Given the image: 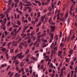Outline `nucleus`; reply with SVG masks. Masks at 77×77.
<instances>
[{
  "label": "nucleus",
  "instance_id": "1",
  "mask_svg": "<svg viewBox=\"0 0 77 77\" xmlns=\"http://www.w3.org/2000/svg\"><path fill=\"white\" fill-rule=\"evenodd\" d=\"M22 54H23V53H21L17 55V57H18V58H20V59H21L23 58V57H24V55H22Z\"/></svg>",
  "mask_w": 77,
  "mask_h": 77
},
{
  "label": "nucleus",
  "instance_id": "2",
  "mask_svg": "<svg viewBox=\"0 0 77 77\" xmlns=\"http://www.w3.org/2000/svg\"><path fill=\"white\" fill-rule=\"evenodd\" d=\"M11 36L13 37L14 36V38H15V36L17 35V33H15L13 32H11Z\"/></svg>",
  "mask_w": 77,
  "mask_h": 77
},
{
  "label": "nucleus",
  "instance_id": "3",
  "mask_svg": "<svg viewBox=\"0 0 77 77\" xmlns=\"http://www.w3.org/2000/svg\"><path fill=\"white\" fill-rule=\"evenodd\" d=\"M53 34H52L51 35V39H50V41H49V43H51V42H52L53 41V38L54 37V35H53Z\"/></svg>",
  "mask_w": 77,
  "mask_h": 77
},
{
  "label": "nucleus",
  "instance_id": "4",
  "mask_svg": "<svg viewBox=\"0 0 77 77\" xmlns=\"http://www.w3.org/2000/svg\"><path fill=\"white\" fill-rule=\"evenodd\" d=\"M5 17V15H4L3 13L0 14V19L1 20L2 19H3V18H4Z\"/></svg>",
  "mask_w": 77,
  "mask_h": 77
},
{
  "label": "nucleus",
  "instance_id": "5",
  "mask_svg": "<svg viewBox=\"0 0 77 77\" xmlns=\"http://www.w3.org/2000/svg\"><path fill=\"white\" fill-rule=\"evenodd\" d=\"M17 42L13 41L12 43V45L13 46H15V47L17 46Z\"/></svg>",
  "mask_w": 77,
  "mask_h": 77
},
{
  "label": "nucleus",
  "instance_id": "6",
  "mask_svg": "<svg viewBox=\"0 0 77 77\" xmlns=\"http://www.w3.org/2000/svg\"><path fill=\"white\" fill-rule=\"evenodd\" d=\"M45 17H46V14H45L44 16H42L41 17V21L43 22H44V20L45 18Z\"/></svg>",
  "mask_w": 77,
  "mask_h": 77
},
{
  "label": "nucleus",
  "instance_id": "7",
  "mask_svg": "<svg viewBox=\"0 0 77 77\" xmlns=\"http://www.w3.org/2000/svg\"><path fill=\"white\" fill-rule=\"evenodd\" d=\"M51 31H52V32H54V30L56 29L55 27L54 26H51Z\"/></svg>",
  "mask_w": 77,
  "mask_h": 77
},
{
  "label": "nucleus",
  "instance_id": "8",
  "mask_svg": "<svg viewBox=\"0 0 77 77\" xmlns=\"http://www.w3.org/2000/svg\"><path fill=\"white\" fill-rule=\"evenodd\" d=\"M65 17H63L61 18L60 19V20L63 22V23H65Z\"/></svg>",
  "mask_w": 77,
  "mask_h": 77
},
{
  "label": "nucleus",
  "instance_id": "9",
  "mask_svg": "<svg viewBox=\"0 0 77 77\" xmlns=\"http://www.w3.org/2000/svg\"><path fill=\"white\" fill-rule=\"evenodd\" d=\"M62 52V51H59L58 53V57H60V56H61V55H61Z\"/></svg>",
  "mask_w": 77,
  "mask_h": 77
},
{
  "label": "nucleus",
  "instance_id": "10",
  "mask_svg": "<svg viewBox=\"0 0 77 77\" xmlns=\"http://www.w3.org/2000/svg\"><path fill=\"white\" fill-rule=\"evenodd\" d=\"M17 55H16L15 57H14V56H13L12 58V60H15L17 59Z\"/></svg>",
  "mask_w": 77,
  "mask_h": 77
},
{
  "label": "nucleus",
  "instance_id": "11",
  "mask_svg": "<svg viewBox=\"0 0 77 77\" xmlns=\"http://www.w3.org/2000/svg\"><path fill=\"white\" fill-rule=\"evenodd\" d=\"M14 76L15 77H20V74L18 75V73H17L15 74Z\"/></svg>",
  "mask_w": 77,
  "mask_h": 77
},
{
  "label": "nucleus",
  "instance_id": "12",
  "mask_svg": "<svg viewBox=\"0 0 77 77\" xmlns=\"http://www.w3.org/2000/svg\"><path fill=\"white\" fill-rule=\"evenodd\" d=\"M31 58L32 60H37V59H38V58L37 57H31Z\"/></svg>",
  "mask_w": 77,
  "mask_h": 77
},
{
  "label": "nucleus",
  "instance_id": "13",
  "mask_svg": "<svg viewBox=\"0 0 77 77\" xmlns=\"http://www.w3.org/2000/svg\"><path fill=\"white\" fill-rule=\"evenodd\" d=\"M54 43L53 42L50 46L51 48V49L54 48V46H55L54 45Z\"/></svg>",
  "mask_w": 77,
  "mask_h": 77
},
{
  "label": "nucleus",
  "instance_id": "14",
  "mask_svg": "<svg viewBox=\"0 0 77 77\" xmlns=\"http://www.w3.org/2000/svg\"><path fill=\"white\" fill-rule=\"evenodd\" d=\"M23 45H25V47H27V45H28V44H27L26 41H25L23 43Z\"/></svg>",
  "mask_w": 77,
  "mask_h": 77
},
{
  "label": "nucleus",
  "instance_id": "15",
  "mask_svg": "<svg viewBox=\"0 0 77 77\" xmlns=\"http://www.w3.org/2000/svg\"><path fill=\"white\" fill-rule=\"evenodd\" d=\"M37 18H38L39 17H40V16H41V12H38L37 13Z\"/></svg>",
  "mask_w": 77,
  "mask_h": 77
},
{
  "label": "nucleus",
  "instance_id": "16",
  "mask_svg": "<svg viewBox=\"0 0 77 77\" xmlns=\"http://www.w3.org/2000/svg\"><path fill=\"white\" fill-rule=\"evenodd\" d=\"M7 66V64H3L1 65V67L3 68V67H4V66Z\"/></svg>",
  "mask_w": 77,
  "mask_h": 77
},
{
  "label": "nucleus",
  "instance_id": "17",
  "mask_svg": "<svg viewBox=\"0 0 77 77\" xmlns=\"http://www.w3.org/2000/svg\"><path fill=\"white\" fill-rule=\"evenodd\" d=\"M28 9H29L28 10V11H29V12H31L32 11V8L30 7H29Z\"/></svg>",
  "mask_w": 77,
  "mask_h": 77
},
{
  "label": "nucleus",
  "instance_id": "18",
  "mask_svg": "<svg viewBox=\"0 0 77 77\" xmlns=\"http://www.w3.org/2000/svg\"><path fill=\"white\" fill-rule=\"evenodd\" d=\"M68 12H67L65 14V19H66L67 18H68Z\"/></svg>",
  "mask_w": 77,
  "mask_h": 77
},
{
  "label": "nucleus",
  "instance_id": "19",
  "mask_svg": "<svg viewBox=\"0 0 77 77\" xmlns=\"http://www.w3.org/2000/svg\"><path fill=\"white\" fill-rule=\"evenodd\" d=\"M29 69H30L29 72L31 74H32V66H30Z\"/></svg>",
  "mask_w": 77,
  "mask_h": 77
},
{
  "label": "nucleus",
  "instance_id": "20",
  "mask_svg": "<svg viewBox=\"0 0 77 77\" xmlns=\"http://www.w3.org/2000/svg\"><path fill=\"white\" fill-rule=\"evenodd\" d=\"M24 63L23 62H21L20 64V66H24Z\"/></svg>",
  "mask_w": 77,
  "mask_h": 77
},
{
  "label": "nucleus",
  "instance_id": "21",
  "mask_svg": "<svg viewBox=\"0 0 77 77\" xmlns=\"http://www.w3.org/2000/svg\"><path fill=\"white\" fill-rule=\"evenodd\" d=\"M42 24V22H40L38 24L36 25V27H39V26H41V24Z\"/></svg>",
  "mask_w": 77,
  "mask_h": 77
},
{
  "label": "nucleus",
  "instance_id": "22",
  "mask_svg": "<svg viewBox=\"0 0 77 77\" xmlns=\"http://www.w3.org/2000/svg\"><path fill=\"white\" fill-rule=\"evenodd\" d=\"M29 7H26L24 8H23L24 11L25 12H27V10H26V9H29Z\"/></svg>",
  "mask_w": 77,
  "mask_h": 77
},
{
  "label": "nucleus",
  "instance_id": "23",
  "mask_svg": "<svg viewBox=\"0 0 77 77\" xmlns=\"http://www.w3.org/2000/svg\"><path fill=\"white\" fill-rule=\"evenodd\" d=\"M2 29H3L4 30H6V26H1Z\"/></svg>",
  "mask_w": 77,
  "mask_h": 77
},
{
  "label": "nucleus",
  "instance_id": "24",
  "mask_svg": "<svg viewBox=\"0 0 77 77\" xmlns=\"http://www.w3.org/2000/svg\"><path fill=\"white\" fill-rule=\"evenodd\" d=\"M11 24L12 25H14L15 24V21L14 20H13L11 21Z\"/></svg>",
  "mask_w": 77,
  "mask_h": 77
},
{
  "label": "nucleus",
  "instance_id": "25",
  "mask_svg": "<svg viewBox=\"0 0 77 77\" xmlns=\"http://www.w3.org/2000/svg\"><path fill=\"white\" fill-rule=\"evenodd\" d=\"M17 23L18 25H19V26H20V25H21V22H20V21L19 20L17 21Z\"/></svg>",
  "mask_w": 77,
  "mask_h": 77
},
{
  "label": "nucleus",
  "instance_id": "26",
  "mask_svg": "<svg viewBox=\"0 0 77 77\" xmlns=\"http://www.w3.org/2000/svg\"><path fill=\"white\" fill-rule=\"evenodd\" d=\"M19 0H14V2H15V3H17V4H18L19 3Z\"/></svg>",
  "mask_w": 77,
  "mask_h": 77
},
{
  "label": "nucleus",
  "instance_id": "27",
  "mask_svg": "<svg viewBox=\"0 0 77 77\" xmlns=\"http://www.w3.org/2000/svg\"><path fill=\"white\" fill-rule=\"evenodd\" d=\"M12 3V0H10L8 1V5H10Z\"/></svg>",
  "mask_w": 77,
  "mask_h": 77
},
{
  "label": "nucleus",
  "instance_id": "28",
  "mask_svg": "<svg viewBox=\"0 0 77 77\" xmlns=\"http://www.w3.org/2000/svg\"><path fill=\"white\" fill-rule=\"evenodd\" d=\"M35 22L34 20H32V21L31 23L32 24H33V25H35Z\"/></svg>",
  "mask_w": 77,
  "mask_h": 77
},
{
  "label": "nucleus",
  "instance_id": "29",
  "mask_svg": "<svg viewBox=\"0 0 77 77\" xmlns=\"http://www.w3.org/2000/svg\"><path fill=\"white\" fill-rule=\"evenodd\" d=\"M27 43L28 44H30L31 42V39H29V40H28Z\"/></svg>",
  "mask_w": 77,
  "mask_h": 77
},
{
  "label": "nucleus",
  "instance_id": "30",
  "mask_svg": "<svg viewBox=\"0 0 77 77\" xmlns=\"http://www.w3.org/2000/svg\"><path fill=\"white\" fill-rule=\"evenodd\" d=\"M25 3H28L29 5H32V4L30 3L29 2L26 1L25 2Z\"/></svg>",
  "mask_w": 77,
  "mask_h": 77
},
{
  "label": "nucleus",
  "instance_id": "31",
  "mask_svg": "<svg viewBox=\"0 0 77 77\" xmlns=\"http://www.w3.org/2000/svg\"><path fill=\"white\" fill-rule=\"evenodd\" d=\"M41 35L38 36L37 38V40L40 39V38H41Z\"/></svg>",
  "mask_w": 77,
  "mask_h": 77
},
{
  "label": "nucleus",
  "instance_id": "32",
  "mask_svg": "<svg viewBox=\"0 0 77 77\" xmlns=\"http://www.w3.org/2000/svg\"><path fill=\"white\" fill-rule=\"evenodd\" d=\"M5 56L6 57V58L7 59H8L9 58V55L8 54H6Z\"/></svg>",
  "mask_w": 77,
  "mask_h": 77
},
{
  "label": "nucleus",
  "instance_id": "33",
  "mask_svg": "<svg viewBox=\"0 0 77 77\" xmlns=\"http://www.w3.org/2000/svg\"><path fill=\"white\" fill-rule=\"evenodd\" d=\"M50 67H51L52 68H53L54 66L53 65V63H51L49 66Z\"/></svg>",
  "mask_w": 77,
  "mask_h": 77
},
{
  "label": "nucleus",
  "instance_id": "34",
  "mask_svg": "<svg viewBox=\"0 0 77 77\" xmlns=\"http://www.w3.org/2000/svg\"><path fill=\"white\" fill-rule=\"evenodd\" d=\"M51 21H52V18L51 17H50V18L49 20V23H51Z\"/></svg>",
  "mask_w": 77,
  "mask_h": 77
},
{
  "label": "nucleus",
  "instance_id": "35",
  "mask_svg": "<svg viewBox=\"0 0 77 77\" xmlns=\"http://www.w3.org/2000/svg\"><path fill=\"white\" fill-rule=\"evenodd\" d=\"M11 44H12V42H10L8 44V47H10L9 46V45H11Z\"/></svg>",
  "mask_w": 77,
  "mask_h": 77
},
{
  "label": "nucleus",
  "instance_id": "36",
  "mask_svg": "<svg viewBox=\"0 0 77 77\" xmlns=\"http://www.w3.org/2000/svg\"><path fill=\"white\" fill-rule=\"evenodd\" d=\"M5 36H7V35H8V32H7V31H5Z\"/></svg>",
  "mask_w": 77,
  "mask_h": 77
},
{
  "label": "nucleus",
  "instance_id": "37",
  "mask_svg": "<svg viewBox=\"0 0 77 77\" xmlns=\"http://www.w3.org/2000/svg\"><path fill=\"white\" fill-rule=\"evenodd\" d=\"M5 50H6V49L5 48H4L1 50V51H5Z\"/></svg>",
  "mask_w": 77,
  "mask_h": 77
},
{
  "label": "nucleus",
  "instance_id": "38",
  "mask_svg": "<svg viewBox=\"0 0 77 77\" xmlns=\"http://www.w3.org/2000/svg\"><path fill=\"white\" fill-rule=\"evenodd\" d=\"M46 35V33H44L42 35H41V37H43V36H45Z\"/></svg>",
  "mask_w": 77,
  "mask_h": 77
},
{
  "label": "nucleus",
  "instance_id": "39",
  "mask_svg": "<svg viewBox=\"0 0 77 77\" xmlns=\"http://www.w3.org/2000/svg\"><path fill=\"white\" fill-rule=\"evenodd\" d=\"M56 45H57V41H55V46Z\"/></svg>",
  "mask_w": 77,
  "mask_h": 77
},
{
  "label": "nucleus",
  "instance_id": "40",
  "mask_svg": "<svg viewBox=\"0 0 77 77\" xmlns=\"http://www.w3.org/2000/svg\"><path fill=\"white\" fill-rule=\"evenodd\" d=\"M29 51H30V50L29 49H27V50L26 51V54H28Z\"/></svg>",
  "mask_w": 77,
  "mask_h": 77
},
{
  "label": "nucleus",
  "instance_id": "41",
  "mask_svg": "<svg viewBox=\"0 0 77 77\" xmlns=\"http://www.w3.org/2000/svg\"><path fill=\"white\" fill-rule=\"evenodd\" d=\"M74 38H75V36H74V35H73L72 36V37L71 38V39L70 40H71V41H72V40H73V39H74Z\"/></svg>",
  "mask_w": 77,
  "mask_h": 77
},
{
  "label": "nucleus",
  "instance_id": "42",
  "mask_svg": "<svg viewBox=\"0 0 77 77\" xmlns=\"http://www.w3.org/2000/svg\"><path fill=\"white\" fill-rule=\"evenodd\" d=\"M17 29L15 28L14 29V33H17Z\"/></svg>",
  "mask_w": 77,
  "mask_h": 77
},
{
  "label": "nucleus",
  "instance_id": "43",
  "mask_svg": "<svg viewBox=\"0 0 77 77\" xmlns=\"http://www.w3.org/2000/svg\"><path fill=\"white\" fill-rule=\"evenodd\" d=\"M35 33V32L33 31L32 32V33L31 34V36H32V35H34Z\"/></svg>",
  "mask_w": 77,
  "mask_h": 77
},
{
  "label": "nucleus",
  "instance_id": "44",
  "mask_svg": "<svg viewBox=\"0 0 77 77\" xmlns=\"http://www.w3.org/2000/svg\"><path fill=\"white\" fill-rule=\"evenodd\" d=\"M48 16H51V13L50 12H49L48 14Z\"/></svg>",
  "mask_w": 77,
  "mask_h": 77
},
{
  "label": "nucleus",
  "instance_id": "45",
  "mask_svg": "<svg viewBox=\"0 0 77 77\" xmlns=\"http://www.w3.org/2000/svg\"><path fill=\"white\" fill-rule=\"evenodd\" d=\"M37 44H38V43L37 42H35L34 43V46H35V45H36Z\"/></svg>",
  "mask_w": 77,
  "mask_h": 77
},
{
  "label": "nucleus",
  "instance_id": "46",
  "mask_svg": "<svg viewBox=\"0 0 77 77\" xmlns=\"http://www.w3.org/2000/svg\"><path fill=\"white\" fill-rule=\"evenodd\" d=\"M69 68H70V69H72L73 68V67H72V66L71 65H70L69 67Z\"/></svg>",
  "mask_w": 77,
  "mask_h": 77
},
{
  "label": "nucleus",
  "instance_id": "47",
  "mask_svg": "<svg viewBox=\"0 0 77 77\" xmlns=\"http://www.w3.org/2000/svg\"><path fill=\"white\" fill-rule=\"evenodd\" d=\"M14 17L15 19H17V14H14Z\"/></svg>",
  "mask_w": 77,
  "mask_h": 77
},
{
  "label": "nucleus",
  "instance_id": "48",
  "mask_svg": "<svg viewBox=\"0 0 77 77\" xmlns=\"http://www.w3.org/2000/svg\"><path fill=\"white\" fill-rule=\"evenodd\" d=\"M71 2H72V3H73L74 5H75V1L74 2V0H71Z\"/></svg>",
  "mask_w": 77,
  "mask_h": 77
},
{
  "label": "nucleus",
  "instance_id": "49",
  "mask_svg": "<svg viewBox=\"0 0 77 77\" xmlns=\"http://www.w3.org/2000/svg\"><path fill=\"white\" fill-rule=\"evenodd\" d=\"M48 17H47L45 19V21H46V22H47V21H48Z\"/></svg>",
  "mask_w": 77,
  "mask_h": 77
},
{
  "label": "nucleus",
  "instance_id": "50",
  "mask_svg": "<svg viewBox=\"0 0 77 77\" xmlns=\"http://www.w3.org/2000/svg\"><path fill=\"white\" fill-rule=\"evenodd\" d=\"M63 42H61V44H60V47H62V46H63Z\"/></svg>",
  "mask_w": 77,
  "mask_h": 77
},
{
  "label": "nucleus",
  "instance_id": "51",
  "mask_svg": "<svg viewBox=\"0 0 77 77\" xmlns=\"http://www.w3.org/2000/svg\"><path fill=\"white\" fill-rule=\"evenodd\" d=\"M14 72H12V73H11V74L9 76V77H11L13 75H14Z\"/></svg>",
  "mask_w": 77,
  "mask_h": 77
},
{
  "label": "nucleus",
  "instance_id": "52",
  "mask_svg": "<svg viewBox=\"0 0 77 77\" xmlns=\"http://www.w3.org/2000/svg\"><path fill=\"white\" fill-rule=\"evenodd\" d=\"M11 25V22H8V24H7V26H9Z\"/></svg>",
  "mask_w": 77,
  "mask_h": 77
},
{
  "label": "nucleus",
  "instance_id": "53",
  "mask_svg": "<svg viewBox=\"0 0 77 77\" xmlns=\"http://www.w3.org/2000/svg\"><path fill=\"white\" fill-rule=\"evenodd\" d=\"M66 62H69V60H68V58H66Z\"/></svg>",
  "mask_w": 77,
  "mask_h": 77
},
{
  "label": "nucleus",
  "instance_id": "54",
  "mask_svg": "<svg viewBox=\"0 0 77 77\" xmlns=\"http://www.w3.org/2000/svg\"><path fill=\"white\" fill-rule=\"evenodd\" d=\"M39 30V27H38L36 29V32H38Z\"/></svg>",
  "mask_w": 77,
  "mask_h": 77
},
{
  "label": "nucleus",
  "instance_id": "55",
  "mask_svg": "<svg viewBox=\"0 0 77 77\" xmlns=\"http://www.w3.org/2000/svg\"><path fill=\"white\" fill-rule=\"evenodd\" d=\"M49 24H51V25H54L55 24V23L53 22L49 23Z\"/></svg>",
  "mask_w": 77,
  "mask_h": 77
},
{
  "label": "nucleus",
  "instance_id": "56",
  "mask_svg": "<svg viewBox=\"0 0 77 77\" xmlns=\"http://www.w3.org/2000/svg\"><path fill=\"white\" fill-rule=\"evenodd\" d=\"M18 12L19 14H20V15H22V14H23V12H22L21 11H19Z\"/></svg>",
  "mask_w": 77,
  "mask_h": 77
},
{
  "label": "nucleus",
  "instance_id": "57",
  "mask_svg": "<svg viewBox=\"0 0 77 77\" xmlns=\"http://www.w3.org/2000/svg\"><path fill=\"white\" fill-rule=\"evenodd\" d=\"M35 2L36 3H38L39 4L40 3V2L38 1H37L36 0H35Z\"/></svg>",
  "mask_w": 77,
  "mask_h": 77
},
{
  "label": "nucleus",
  "instance_id": "58",
  "mask_svg": "<svg viewBox=\"0 0 77 77\" xmlns=\"http://www.w3.org/2000/svg\"><path fill=\"white\" fill-rule=\"evenodd\" d=\"M10 67H11V66H8L7 68V71H8L9 69L10 68Z\"/></svg>",
  "mask_w": 77,
  "mask_h": 77
},
{
  "label": "nucleus",
  "instance_id": "59",
  "mask_svg": "<svg viewBox=\"0 0 77 77\" xmlns=\"http://www.w3.org/2000/svg\"><path fill=\"white\" fill-rule=\"evenodd\" d=\"M24 23H28V20H25L24 21Z\"/></svg>",
  "mask_w": 77,
  "mask_h": 77
},
{
  "label": "nucleus",
  "instance_id": "60",
  "mask_svg": "<svg viewBox=\"0 0 77 77\" xmlns=\"http://www.w3.org/2000/svg\"><path fill=\"white\" fill-rule=\"evenodd\" d=\"M58 35H57L56 36V40L55 41H57V40H58Z\"/></svg>",
  "mask_w": 77,
  "mask_h": 77
},
{
  "label": "nucleus",
  "instance_id": "61",
  "mask_svg": "<svg viewBox=\"0 0 77 77\" xmlns=\"http://www.w3.org/2000/svg\"><path fill=\"white\" fill-rule=\"evenodd\" d=\"M47 45H48V44H45L43 45V48L45 47H46V46H47Z\"/></svg>",
  "mask_w": 77,
  "mask_h": 77
},
{
  "label": "nucleus",
  "instance_id": "62",
  "mask_svg": "<svg viewBox=\"0 0 77 77\" xmlns=\"http://www.w3.org/2000/svg\"><path fill=\"white\" fill-rule=\"evenodd\" d=\"M20 15L19 14H18L17 16V20H18V19H19V18H20Z\"/></svg>",
  "mask_w": 77,
  "mask_h": 77
},
{
  "label": "nucleus",
  "instance_id": "63",
  "mask_svg": "<svg viewBox=\"0 0 77 77\" xmlns=\"http://www.w3.org/2000/svg\"><path fill=\"white\" fill-rule=\"evenodd\" d=\"M48 9L49 11H51V7H49Z\"/></svg>",
  "mask_w": 77,
  "mask_h": 77
},
{
  "label": "nucleus",
  "instance_id": "64",
  "mask_svg": "<svg viewBox=\"0 0 77 77\" xmlns=\"http://www.w3.org/2000/svg\"><path fill=\"white\" fill-rule=\"evenodd\" d=\"M70 11H73V8L71 7Z\"/></svg>",
  "mask_w": 77,
  "mask_h": 77
}]
</instances>
